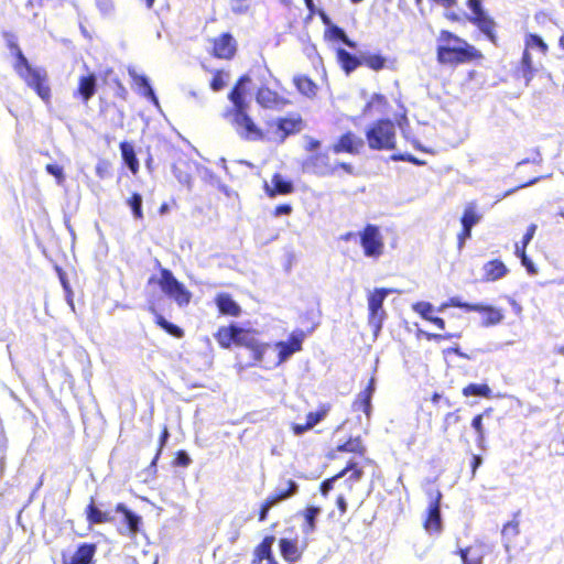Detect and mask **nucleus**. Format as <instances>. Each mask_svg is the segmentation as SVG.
<instances>
[{"mask_svg": "<svg viewBox=\"0 0 564 564\" xmlns=\"http://www.w3.org/2000/svg\"><path fill=\"white\" fill-rule=\"evenodd\" d=\"M250 83L249 74H243L236 80L227 95L230 106L225 109L223 116L240 139L259 142L265 139L267 131L251 113V104L246 89V85Z\"/></svg>", "mask_w": 564, "mask_h": 564, "instance_id": "1", "label": "nucleus"}, {"mask_svg": "<svg viewBox=\"0 0 564 564\" xmlns=\"http://www.w3.org/2000/svg\"><path fill=\"white\" fill-rule=\"evenodd\" d=\"M484 58L482 52L467 40L449 30L440 31L436 45V61L440 65L457 67L479 64Z\"/></svg>", "mask_w": 564, "mask_h": 564, "instance_id": "2", "label": "nucleus"}, {"mask_svg": "<svg viewBox=\"0 0 564 564\" xmlns=\"http://www.w3.org/2000/svg\"><path fill=\"white\" fill-rule=\"evenodd\" d=\"M7 46L14 57L12 67L15 74L45 105H50L52 86L47 70L44 67L32 66L15 40H9Z\"/></svg>", "mask_w": 564, "mask_h": 564, "instance_id": "3", "label": "nucleus"}, {"mask_svg": "<svg viewBox=\"0 0 564 564\" xmlns=\"http://www.w3.org/2000/svg\"><path fill=\"white\" fill-rule=\"evenodd\" d=\"M214 337L223 349H229L232 345L248 348L252 352L254 361L268 367L265 355L272 349V346L269 343H260L252 330L230 324L220 326Z\"/></svg>", "mask_w": 564, "mask_h": 564, "instance_id": "4", "label": "nucleus"}, {"mask_svg": "<svg viewBox=\"0 0 564 564\" xmlns=\"http://www.w3.org/2000/svg\"><path fill=\"white\" fill-rule=\"evenodd\" d=\"M336 61L346 75L351 74L360 66L376 73L383 69L397 70L398 68L397 58L388 57L381 52H365L360 56H356L344 48H337Z\"/></svg>", "mask_w": 564, "mask_h": 564, "instance_id": "5", "label": "nucleus"}, {"mask_svg": "<svg viewBox=\"0 0 564 564\" xmlns=\"http://www.w3.org/2000/svg\"><path fill=\"white\" fill-rule=\"evenodd\" d=\"M302 169L304 172L319 177L333 176L338 170L348 175L356 174L351 163L332 162L328 150L317 151L307 155L302 163Z\"/></svg>", "mask_w": 564, "mask_h": 564, "instance_id": "6", "label": "nucleus"}, {"mask_svg": "<svg viewBox=\"0 0 564 564\" xmlns=\"http://www.w3.org/2000/svg\"><path fill=\"white\" fill-rule=\"evenodd\" d=\"M159 273V278L150 276L148 284L156 283L162 293L173 300L180 307L187 306L192 301V292L175 278L171 270L161 268Z\"/></svg>", "mask_w": 564, "mask_h": 564, "instance_id": "7", "label": "nucleus"}, {"mask_svg": "<svg viewBox=\"0 0 564 564\" xmlns=\"http://www.w3.org/2000/svg\"><path fill=\"white\" fill-rule=\"evenodd\" d=\"M369 149L375 151L395 149V126L390 119H378L365 132Z\"/></svg>", "mask_w": 564, "mask_h": 564, "instance_id": "8", "label": "nucleus"}, {"mask_svg": "<svg viewBox=\"0 0 564 564\" xmlns=\"http://www.w3.org/2000/svg\"><path fill=\"white\" fill-rule=\"evenodd\" d=\"M447 307H457L467 313H480L482 315L481 325L485 327L498 325L503 319V312L500 308L481 303L464 302L458 296L449 297L446 302L442 303L438 306L437 312H442Z\"/></svg>", "mask_w": 564, "mask_h": 564, "instance_id": "9", "label": "nucleus"}, {"mask_svg": "<svg viewBox=\"0 0 564 564\" xmlns=\"http://www.w3.org/2000/svg\"><path fill=\"white\" fill-rule=\"evenodd\" d=\"M285 93L279 80L272 78V80H263L254 96L257 104L261 108L281 110L290 104Z\"/></svg>", "mask_w": 564, "mask_h": 564, "instance_id": "10", "label": "nucleus"}, {"mask_svg": "<svg viewBox=\"0 0 564 564\" xmlns=\"http://www.w3.org/2000/svg\"><path fill=\"white\" fill-rule=\"evenodd\" d=\"M467 7L471 11L468 21L478 28V30L486 36V39L494 45L498 44L497 23L484 10L481 0H467Z\"/></svg>", "mask_w": 564, "mask_h": 564, "instance_id": "11", "label": "nucleus"}, {"mask_svg": "<svg viewBox=\"0 0 564 564\" xmlns=\"http://www.w3.org/2000/svg\"><path fill=\"white\" fill-rule=\"evenodd\" d=\"M349 473V476L345 479V486L348 490H352L354 485L361 480L364 477V469L356 463V462H348L346 466L340 469L337 474L334 476L324 479L319 484V492L323 497H327L328 494L334 489L335 482L345 477Z\"/></svg>", "mask_w": 564, "mask_h": 564, "instance_id": "12", "label": "nucleus"}, {"mask_svg": "<svg viewBox=\"0 0 564 564\" xmlns=\"http://www.w3.org/2000/svg\"><path fill=\"white\" fill-rule=\"evenodd\" d=\"M359 239L366 257L378 259L383 254L384 241L379 226L367 224L359 232Z\"/></svg>", "mask_w": 564, "mask_h": 564, "instance_id": "13", "label": "nucleus"}, {"mask_svg": "<svg viewBox=\"0 0 564 564\" xmlns=\"http://www.w3.org/2000/svg\"><path fill=\"white\" fill-rule=\"evenodd\" d=\"M209 54L217 59L231 61L238 52V42L229 32H224L208 40Z\"/></svg>", "mask_w": 564, "mask_h": 564, "instance_id": "14", "label": "nucleus"}, {"mask_svg": "<svg viewBox=\"0 0 564 564\" xmlns=\"http://www.w3.org/2000/svg\"><path fill=\"white\" fill-rule=\"evenodd\" d=\"M388 289H375L368 294V322L376 328H381L383 321L387 317V313L383 308V302L389 294Z\"/></svg>", "mask_w": 564, "mask_h": 564, "instance_id": "15", "label": "nucleus"}, {"mask_svg": "<svg viewBox=\"0 0 564 564\" xmlns=\"http://www.w3.org/2000/svg\"><path fill=\"white\" fill-rule=\"evenodd\" d=\"M305 334L303 330H294L286 340H280L274 344L278 357L273 361V367L280 366L288 360L293 354L301 351Z\"/></svg>", "mask_w": 564, "mask_h": 564, "instance_id": "16", "label": "nucleus"}, {"mask_svg": "<svg viewBox=\"0 0 564 564\" xmlns=\"http://www.w3.org/2000/svg\"><path fill=\"white\" fill-rule=\"evenodd\" d=\"M442 492L436 490L431 496L427 510L423 520V528L430 534H440L443 530L442 516H441V500Z\"/></svg>", "mask_w": 564, "mask_h": 564, "instance_id": "17", "label": "nucleus"}, {"mask_svg": "<svg viewBox=\"0 0 564 564\" xmlns=\"http://www.w3.org/2000/svg\"><path fill=\"white\" fill-rule=\"evenodd\" d=\"M365 147V141L354 131L348 130L341 133L330 145L329 150L335 154L346 153L358 155Z\"/></svg>", "mask_w": 564, "mask_h": 564, "instance_id": "18", "label": "nucleus"}, {"mask_svg": "<svg viewBox=\"0 0 564 564\" xmlns=\"http://www.w3.org/2000/svg\"><path fill=\"white\" fill-rule=\"evenodd\" d=\"M271 124L276 127L275 134L280 141H284L289 135L295 134L303 129L304 122L300 115H291L278 118Z\"/></svg>", "mask_w": 564, "mask_h": 564, "instance_id": "19", "label": "nucleus"}, {"mask_svg": "<svg viewBox=\"0 0 564 564\" xmlns=\"http://www.w3.org/2000/svg\"><path fill=\"white\" fill-rule=\"evenodd\" d=\"M96 552L97 545L95 543H82L72 556L62 553V564H95Z\"/></svg>", "mask_w": 564, "mask_h": 564, "instance_id": "20", "label": "nucleus"}, {"mask_svg": "<svg viewBox=\"0 0 564 564\" xmlns=\"http://www.w3.org/2000/svg\"><path fill=\"white\" fill-rule=\"evenodd\" d=\"M263 188L269 197L274 198L276 196L292 194L295 191V185L281 173H274L271 177V183H265Z\"/></svg>", "mask_w": 564, "mask_h": 564, "instance_id": "21", "label": "nucleus"}, {"mask_svg": "<svg viewBox=\"0 0 564 564\" xmlns=\"http://www.w3.org/2000/svg\"><path fill=\"white\" fill-rule=\"evenodd\" d=\"M330 411V404L323 403L319 404L316 411L308 412L306 414V421L305 423H293L291 425V430L295 435H302L303 433L307 432L308 430L313 429L315 425H317L319 422H322L326 415Z\"/></svg>", "mask_w": 564, "mask_h": 564, "instance_id": "22", "label": "nucleus"}, {"mask_svg": "<svg viewBox=\"0 0 564 564\" xmlns=\"http://www.w3.org/2000/svg\"><path fill=\"white\" fill-rule=\"evenodd\" d=\"M115 511L123 516L124 531L119 528L120 534H128L129 536H135L140 531L142 519L139 514L132 512L124 503H117Z\"/></svg>", "mask_w": 564, "mask_h": 564, "instance_id": "23", "label": "nucleus"}, {"mask_svg": "<svg viewBox=\"0 0 564 564\" xmlns=\"http://www.w3.org/2000/svg\"><path fill=\"white\" fill-rule=\"evenodd\" d=\"M97 91V76L93 72L79 76L77 88L74 90L73 96L80 99L83 102H88Z\"/></svg>", "mask_w": 564, "mask_h": 564, "instance_id": "24", "label": "nucleus"}, {"mask_svg": "<svg viewBox=\"0 0 564 564\" xmlns=\"http://www.w3.org/2000/svg\"><path fill=\"white\" fill-rule=\"evenodd\" d=\"M536 72L538 69L534 66L531 52L527 48H523L520 62L513 70L514 78L522 80L528 86L532 82Z\"/></svg>", "mask_w": 564, "mask_h": 564, "instance_id": "25", "label": "nucleus"}, {"mask_svg": "<svg viewBox=\"0 0 564 564\" xmlns=\"http://www.w3.org/2000/svg\"><path fill=\"white\" fill-rule=\"evenodd\" d=\"M375 379L370 378L365 389L360 391L352 401V411L362 412L367 419H370L372 411L371 399L375 393Z\"/></svg>", "mask_w": 564, "mask_h": 564, "instance_id": "26", "label": "nucleus"}, {"mask_svg": "<svg viewBox=\"0 0 564 564\" xmlns=\"http://www.w3.org/2000/svg\"><path fill=\"white\" fill-rule=\"evenodd\" d=\"M279 549L283 560L292 564L302 558L305 546L299 544L297 536L293 539L281 538L279 540Z\"/></svg>", "mask_w": 564, "mask_h": 564, "instance_id": "27", "label": "nucleus"}, {"mask_svg": "<svg viewBox=\"0 0 564 564\" xmlns=\"http://www.w3.org/2000/svg\"><path fill=\"white\" fill-rule=\"evenodd\" d=\"M214 302L220 315L238 317L242 312L240 305L232 299L229 293H217L214 297Z\"/></svg>", "mask_w": 564, "mask_h": 564, "instance_id": "28", "label": "nucleus"}, {"mask_svg": "<svg viewBox=\"0 0 564 564\" xmlns=\"http://www.w3.org/2000/svg\"><path fill=\"white\" fill-rule=\"evenodd\" d=\"M275 541L274 535H265L262 541L254 547L253 551V562L261 563L262 561H267L265 564H279L278 561L273 556L272 545Z\"/></svg>", "mask_w": 564, "mask_h": 564, "instance_id": "29", "label": "nucleus"}, {"mask_svg": "<svg viewBox=\"0 0 564 564\" xmlns=\"http://www.w3.org/2000/svg\"><path fill=\"white\" fill-rule=\"evenodd\" d=\"M148 311L153 315L155 325L162 328L165 333L178 339L184 337V329L166 321L164 316L159 313L154 304H150L148 306Z\"/></svg>", "mask_w": 564, "mask_h": 564, "instance_id": "30", "label": "nucleus"}, {"mask_svg": "<svg viewBox=\"0 0 564 564\" xmlns=\"http://www.w3.org/2000/svg\"><path fill=\"white\" fill-rule=\"evenodd\" d=\"M482 281L494 282L502 279L509 272L506 264L500 259H494L484 264Z\"/></svg>", "mask_w": 564, "mask_h": 564, "instance_id": "31", "label": "nucleus"}, {"mask_svg": "<svg viewBox=\"0 0 564 564\" xmlns=\"http://www.w3.org/2000/svg\"><path fill=\"white\" fill-rule=\"evenodd\" d=\"M412 308L424 321L434 324L438 329H445V321L442 317L433 315V305L430 302H416L413 304Z\"/></svg>", "mask_w": 564, "mask_h": 564, "instance_id": "32", "label": "nucleus"}, {"mask_svg": "<svg viewBox=\"0 0 564 564\" xmlns=\"http://www.w3.org/2000/svg\"><path fill=\"white\" fill-rule=\"evenodd\" d=\"M85 516L87 522L91 525L109 523L113 520L109 512L102 511L96 506L94 497L90 498L85 509Z\"/></svg>", "mask_w": 564, "mask_h": 564, "instance_id": "33", "label": "nucleus"}, {"mask_svg": "<svg viewBox=\"0 0 564 564\" xmlns=\"http://www.w3.org/2000/svg\"><path fill=\"white\" fill-rule=\"evenodd\" d=\"M123 163L132 174H137L140 169L139 160L135 155L134 147L129 141H121L119 144Z\"/></svg>", "mask_w": 564, "mask_h": 564, "instance_id": "34", "label": "nucleus"}, {"mask_svg": "<svg viewBox=\"0 0 564 564\" xmlns=\"http://www.w3.org/2000/svg\"><path fill=\"white\" fill-rule=\"evenodd\" d=\"M293 84L296 87V89L302 94L303 96L307 98H314L316 97L318 93V86L317 84L307 75H296L293 78Z\"/></svg>", "mask_w": 564, "mask_h": 564, "instance_id": "35", "label": "nucleus"}, {"mask_svg": "<svg viewBox=\"0 0 564 564\" xmlns=\"http://www.w3.org/2000/svg\"><path fill=\"white\" fill-rule=\"evenodd\" d=\"M299 490V485L292 480L289 479L286 482L285 489H278L271 495L267 497V500L274 507L279 502L289 499L290 497L294 496Z\"/></svg>", "mask_w": 564, "mask_h": 564, "instance_id": "36", "label": "nucleus"}, {"mask_svg": "<svg viewBox=\"0 0 564 564\" xmlns=\"http://www.w3.org/2000/svg\"><path fill=\"white\" fill-rule=\"evenodd\" d=\"M321 512V508L316 506H307L303 511L302 516L304 519L302 531L305 534H311L316 529V519Z\"/></svg>", "mask_w": 564, "mask_h": 564, "instance_id": "37", "label": "nucleus"}, {"mask_svg": "<svg viewBox=\"0 0 564 564\" xmlns=\"http://www.w3.org/2000/svg\"><path fill=\"white\" fill-rule=\"evenodd\" d=\"M524 48L530 52L538 51L543 56H546L549 53V45L539 34L535 33L525 34Z\"/></svg>", "mask_w": 564, "mask_h": 564, "instance_id": "38", "label": "nucleus"}, {"mask_svg": "<svg viewBox=\"0 0 564 564\" xmlns=\"http://www.w3.org/2000/svg\"><path fill=\"white\" fill-rule=\"evenodd\" d=\"M462 394L466 398L480 397L490 399L492 397V391L487 383H469L462 389Z\"/></svg>", "mask_w": 564, "mask_h": 564, "instance_id": "39", "label": "nucleus"}, {"mask_svg": "<svg viewBox=\"0 0 564 564\" xmlns=\"http://www.w3.org/2000/svg\"><path fill=\"white\" fill-rule=\"evenodd\" d=\"M492 412L491 408H487L484 412L475 415L471 420V427L476 433V442L478 445H481L485 442V427H484V417L489 416Z\"/></svg>", "mask_w": 564, "mask_h": 564, "instance_id": "40", "label": "nucleus"}, {"mask_svg": "<svg viewBox=\"0 0 564 564\" xmlns=\"http://www.w3.org/2000/svg\"><path fill=\"white\" fill-rule=\"evenodd\" d=\"M520 533L519 521L517 520V514L514 518L508 522H506L501 530V535L505 540V547L507 551L510 549V543L513 541L516 536Z\"/></svg>", "mask_w": 564, "mask_h": 564, "instance_id": "41", "label": "nucleus"}, {"mask_svg": "<svg viewBox=\"0 0 564 564\" xmlns=\"http://www.w3.org/2000/svg\"><path fill=\"white\" fill-rule=\"evenodd\" d=\"M336 451L341 453H354L359 456H364L366 453V447L364 446L361 438L357 436L354 438L350 437L345 443L337 445Z\"/></svg>", "mask_w": 564, "mask_h": 564, "instance_id": "42", "label": "nucleus"}, {"mask_svg": "<svg viewBox=\"0 0 564 564\" xmlns=\"http://www.w3.org/2000/svg\"><path fill=\"white\" fill-rule=\"evenodd\" d=\"M326 36L332 41H339L349 46L350 48H356V42L351 41L345 31L338 25L332 24L326 29Z\"/></svg>", "mask_w": 564, "mask_h": 564, "instance_id": "43", "label": "nucleus"}, {"mask_svg": "<svg viewBox=\"0 0 564 564\" xmlns=\"http://www.w3.org/2000/svg\"><path fill=\"white\" fill-rule=\"evenodd\" d=\"M134 84L139 88L140 93L147 97L150 101L158 104V98L154 90L152 89L149 79L144 75H135L133 77Z\"/></svg>", "mask_w": 564, "mask_h": 564, "instance_id": "44", "label": "nucleus"}, {"mask_svg": "<svg viewBox=\"0 0 564 564\" xmlns=\"http://www.w3.org/2000/svg\"><path fill=\"white\" fill-rule=\"evenodd\" d=\"M229 73L224 69H216L213 72L209 87L213 91H220L227 86Z\"/></svg>", "mask_w": 564, "mask_h": 564, "instance_id": "45", "label": "nucleus"}, {"mask_svg": "<svg viewBox=\"0 0 564 564\" xmlns=\"http://www.w3.org/2000/svg\"><path fill=\"white\" fill-rule=\"evenodd\" d=\"M142 196L139 193H132L128 198L127 204L132 210V215L137 220H142L144 215L142 210Z\"/></svg>", "mask_w": 564, "mask_h": 564, "instance_id": "46", "label": "nucleus"}, {"mask_svg": "<svg viewBox=\"0 0 564 564\" xmlns=\"http://www.w3.org/2000/svg\"><path fill=\"white\" fill-rule=\"evenodd\" d=\"M480 219V216L476 213L474 205H468L464 209L460 223L463 227L473 228Z\"/></svg>", "mask_w": 564, "mask_h": 564, "instance_id": "47", "label": "nucleus"}, {"mask_svg": "<svg viewBox=\"0 0 564 564\" xmlns=\"http://www.w3.org/2000/svg\"><path fill=\"white\" fill-rule=\"evenodd\" d=\"M422 336L429 340V341H435L441 343L444 340H451V339H459L462 338V332L458 333H444V334H437V333H429V332H420Z\"/></svg>", "mask_w": 564, "mask_h": 564, "instance_id": "48", "label": "nucleus"}, {"mask_svg": "<svg viewBox=\"0 0 564 564\" xmlns=\"http://www.w3.org/2000/svg\"><path fill=\"white\" fill-rule=\"evenodd\" d=\"M169 436H170V432H169V429L167 426H163L161 433H160V436H159V442H158V448H156V453L150 464V467H155L156 466V463L163 452V448L169 440Z\"/></svg>", "mask_w": 564, "mask_h": 564, "instance_id": "49", "label": "nucleus"}, {"mask_svg": "<svg viewBox=\"0 0 564 564\" xmlns=\"http://www.w3.org/2000/svg\"><path fill=\"white\" fill-rule=\"evenodd\" d=\"M110 108H116L118 122L120 124H122L123 119H124V111L119 109V108H117L113 102H109V101L104 100L102 98H100L99 115L105 117V118H107Z\"/></svg>", "mask_w": 564, "mask_h": 564, "instance_id": "50", "label": "nucleus"}, {"mask_svg": "<svg viewBox=\"0 0 564 564\" xmlns=\"http://www.w3.org/2000/svg\"><path fill=\"white\" fill-rule=\"evenodd\" d=\"M45 171L55 177V181L58 185L64 184L65 174L62 165L56 163H48L45 165Z\"/></svg>", "mask_w": 564, "mask_h": 564, "instance_id": "51", "label": "nucleus"}, {"mask_svg": "<svg viewBox=\"0 0 564 564\" xmlns=\"http://www.w3.org/2000/svg\"><path fill=\"white\" fill-rule=\"evenodd\" d=\"M462 421L459 415V410H455L453 412H448L445 414L443 420V432L447 433L452 425H455Z\"/></svg>", "mask_w": 564, "mask_h": 564, "instance_id": "52", "label": "nucleus"}, {"mask_svg": "<svg viewBox=\"0 0 564 564\" xmlns=\"http://www.w3.org/2000/svg\"><path fill=\"white\" fill-rule=\"evenodd\" d=\"M471 552V546H467L464 549H459L457 553L459 554L463 564H482L481 556L469 557V553Z\"/></svg>", "mask_w": 564, "mask_h": 564, "instance_id": "53", "label": "nucleus"}, {"mask_svg": "<svg viewBox=\"0 0 564 564\" xmlns=\"http://www.w3.org/2000/svg\"><path fill=\"white\" fill-rule=\"evenodd\" d=\"M514 253L521 259L522 265L525 267V269L528 270V272L530 274L536 273V269H535L533 262L528 258L523 248H514Z\"/></svg>", "mask_w": 564, "mask_h": 564, "instance_id": "54", "label": "nucleus"}, {"mask_svg": "<svg viewBox=\"0 0 564 564\" xmlns=\"http://www.w3.org/2000/svg\"><path fill=\"white\" fill-rule=\"evenodd\" d=\"M191 463L192 459L185 451L180 449L175 453V457L173 459L174 466L187 467Z\"/></svg>", "mask_w": 564, "mask_h": 564, "instance_id": "55", "label": "nucleus"}, {"mask_svg": "<svg viewBox=\"0 0 564 564\" xmlns=\"http://www.w3.org/2000/svg\"><path fill=\"white\" fill-rule=\"evenodd\" d=\"M536 225L535 224H531L528 229H527V232L524 234L522 240H521V243H517L516 245V248H523V250L525 251L527 249V246L530 243V241L532 240V238L534 237L535 235V231H536Z\"/></svg>", "mask_w": 564, "mask_h": 564, "instance_id": "56", "label": "nucleus"}, {"mask_svg": "<svg viewBox=\"0 0 564 564\" xmlns=\"http://www.w3.org/2000/svg\"><path fill=\"white\" fill-rule=\"evenodd\" d=\"M373 106H380L386 108L388 106V99L382 94H373L366 107L371 108Z\"/></svg>", "mask_w": 564, "mask_h": 564, "instance_id": "57", "label": "nucleus"}, {"mask_svg": "<svg viewBox=\"0 0 564 564\" xmlns=\"http://www.w3.org/2000/svg\"><path fill=\"white\" fill-rule=\"evenodd\" d=\"M110 163L106 160H101L96 165V174L100 178H105L110 173Z\"/></svg>", "mask_w": 564, "mask_h": 564, "instance_id": "58", "label": "nucleus"}, {"mask_svg": "<svg viewBox=\"0 0 564 564\" xmlns=\"http://www.w3.org/2000/svg\"><path fill=\"white\" fill-rule=\"evenodd\" d=\"M272 507L273 506L267 499L261 503L259 512H258V521L259 522H263L267 520L269 511L271 510Z\"/></svg>", "mask_w": 564, "mask_h": 564, "instance_id": "59", "label": "nucleus"}, {"mask_svg": "<svg viewBox=\"0 0 564 564\" xmlns=\"http://www.w3.org/2000/svg\"><path fill=\"white\" fill-rule=\"evenodd\" d=\"M293 212V207L291 204H280L274 207L272 215L274 217H279L281 215H290Z\"/></svg>", "mask_w": 564, "mask_h": 564, "instance_id": "60", "label": "nucleus"}, {"mask_svg": "<svg viewBox=\"0 0 564 564\" xmlns=\"http://www.w3.org/2000/svg\"><path fill=\"white\" fill-rule=\"evenodd\" d=\"M392 159L394 161H405V162H410L412 164H415V165H422L424 164L423 161L419 160L417 158L413 156L412 154H398V155H393Z\"/></svg>", "mask_w": 564, "mask_h": 564, "instance_id": "61", "label": "nucleus"}, {"mask_svg": "<svg viewBox=\"0 0 564 564\" xmlns=\"http://www.w3.org/2000/svg\"><path fill=\"white\" fill-rule=\"evenodd\" d=\"M321 147H322V142L317 139H314V138H310L305 144V150L307 152H311L312 153H315L317 151H322L321 150Z\"/></svg>", "mask_w": 564, "mask_h": 564, "instance_id": "62", "label": "nucleus"}, {"mask_svg": "<svg viewBox=\"0 0 564 564\" xmlns=\"http://www.w3.org/2000/svg\"><path fill=\"white\" fill-rule=\"evenodd\" d=\"M482 464V458L480 455H477V454H474L470 458V470H471V478L475 477L476 475V471L478 469V467Z\"/></svg>", "mask_w": 564, "mask_h": 564, "instance_id": "63", "label": "nucleus"}, {"mask_svg": "<svg viewBox=\"0 0 564 564\" xmlns=\"http://www.w3.org/2000/svg\"><path fill=\"white\" fill-rule=\"evenodd\" d=\"M336 506L340 512V514H345L348 510V503L346 501V498L344 495H338L337 498H336Z\"/></svg>", "mask_w": 564, "mask_h": 564, "instance_id": "64", "label": "nucleus"}]
</instances>
